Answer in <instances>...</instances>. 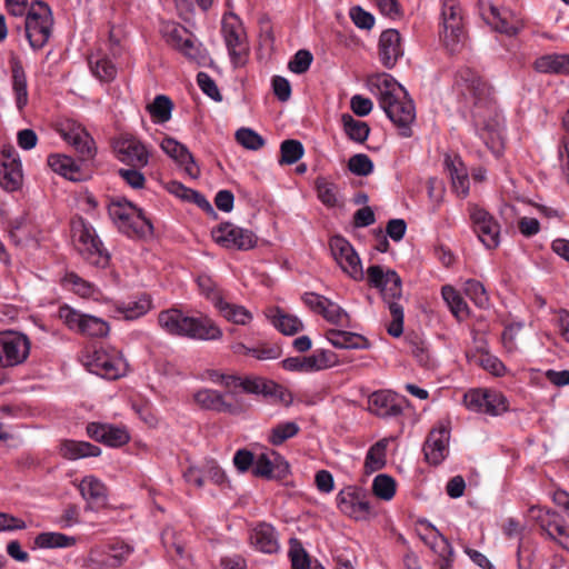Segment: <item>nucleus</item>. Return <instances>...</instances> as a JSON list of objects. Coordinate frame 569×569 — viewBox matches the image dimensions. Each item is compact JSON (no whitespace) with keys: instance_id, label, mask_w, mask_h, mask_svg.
<instances>
[{"instance_id":"nucleus-1","label":"nucleus","mask_w":569,"mask_h":569,"mask_svg":"<svg viewBox=\"0 0 569 569\" xmlns=\"http://www.w3.org/2000/svg\"><path fill=\"white\" fill-rule=\"evenodd\" d=\"M452 88L462 117L489 149H496L505 121L491 84L473 69L462 67L456 72Z\"/></svg>"},{"instance_id":"nucleus-2","label":"nucleus","mask_w":569,"mask_h":569,"mask_svg":"<svg viewBox=\"0 0 569 569\" xmlns=\"http://www.w3.org/2000/svg\"><path fill=\"white\" fill-rule=\"evenodd\" d=\"M159 326L169 335L194 340H218L221 329L207 316L189 317L179 309L162 310L158 315Z\"/></svg>"},{"instance_id":"nucleus-3","label":"nucleus","mask_w":569,"mask_h":569,"mask_svg":"<svg viewBox=\"0 0 569 569\" xmlns=\"http://www.w3.org/2000/svg\"><path fill=\"white\" fill-rule=\"evenodd\" d=\"M393 339L399 340V345L395 347L400 352L410 355L420 367L431 369L436 366L422 329L405 328L403 308L396 302H393Z\"/></svg>"},{"instance_id":"nucleus-4","label":"nucleus","mask_w":569,"mask_h":569,"mask_svg":"<svg viewBox=\"0 0 569 569\" xmlns=\"http://www.w3.org/2000/svg\"><path fill=\"white\" fill-rule=\"evenodd\" d=\"M108 214L118 229L129 237L151 234L153 227L143 210L127 200H113L108 204Z\"/></svg>"},{"instance_id":"nucleus-5","label":"nucleus","mask_w":569,"mask_h":569,"mask_svg":"<svg viewBox=\"0 0 569 569\" xmlns=\"http://www.w3.org/2000/svg\"><path fill=\"white\" fill-rule=\"evenodd\" d=\"M71 232L77 250L89 263L100 268L108 266L110 256L91 224L82 218L73 219Z\"/></svg>"},{"instance_id":"nucleus-6","label":"nucleus","mask_w":569,"mask_h":569,"mask_svg":"<svg viewBox=\"0 0 569 569\" xmlns=\"http://www.w3.org/2000/svg\"><path fill=\"white\" fill-rule=\"evenodd\" d=\"M52 24L50 7L40 0L32 2L24 21L26 37L32 49H41L48 42Z\"/></svg>"},{"instance_id":"nucleus-7","label":"nucleus","mask_w":569,"mask_h":569,"mask_svg":"<svg viewBox=\"0 0 569 569\" xmlns=\"http://www.w3.org/2000/svg\"><path fill=\"white\" fill-rule=\"evenodd\" d=\"M463 405L471 411L487 413L492 417L500 416L509 410V401L502 392L486 388L468 390L463 396Z\"/></svg>"},{"instance_id":"nucleus-8","label":"nucleus","mask_w":569,"mask_h":569,"mask_svg":"<svg viewBox=\"0 0 569 569\" xmlns=\"http://www.w3.org/2000/svg\"><path fill=\"white\" fill-rule=\"evenodd\" d=\"M59 319L72 331L91 338H103L110 331L109 323L101 318L81 313L64 305L59 308Z\"/></svg>"},{"instance_id":"nucleus-9","label":"nucleus","mask_w":569,"mask_h":569,"mask_svg":"<svg viewBox=\"0 0 569 569\" xmlns=\"http://www.w3.org/2000/svg\"><path fill=\"white\" fill-rule=\"evenodd\" d=\"M194 402L206 410L239 416L247 411L248 405L233 391L226 395L213 389H201L193 395Z\"/></svg>"},{"instance_id":"nucleus-10","label":"nucleus","mask_w":569,"mask_h":569,"mask_svg":"<svg viewBox=\"0 0 569 569\" xmlns=\"http://www.w3.org/2000/svg\"><path fill=\"white\" fill-rule=\"evenodd\" d=\"M471 228L487 249H496L500 243V224L486 209L475 203L467 208Z\"/></svg>"},{"instance_id":"nucleus-11","label":"nucleus","mask_w":569,"mask_h":569,"mask_svg":"<svg viewBox=\"0 0 569 569\" xmlns=\"http://www.w3.org/2000/svg\"><path fill=\"white\" fill-rule=\"evenodd\" d=\"M416 106L406 88L393 78V127L402 138L412 136Z\"/></svg>"},{"instance_id":"nucleus-12","label":"nucleus","mask_w":569,"mask_h":569,"mask_svg":"<svg viewBox=\"0 0 569 569\" xmlns=\"http://www.w3.org/2000/svg\"><path fill=\"white\" fill-rule=\"evenodd\" d=\"M29 338L17 331L0 332V368H11L23 363L30 353Z\"/></svg>"},{"instance_id":"nucleus-13","label":"nucleus","mask_w":569,"mask_h":569,"mask_svg":"<svg viewBox=\"0 0 569 569\" xmlns=\"http://www.w3.org/2000/svg\"><path fill=\"white\" fill-rule=\"evenodd\" d=\"M331 254L345 273L356 281L365 279L361 260L352 244L341 236H333L329 241Z\"/></svg>"},{"instance_id":"nucleus-14","label":"nucleus","mask_w":569,"mask_h":569,"mask_svg":"<svg viewBox=\"0 0 569 569\" xmlns=\"http://www.w3.org/2000/svg\"><path fill=\"white\" fill-rule=\"evenodd\" d=\"M450 420H441L428 433L422 451L429 465L439 466L449 455Z\"/></svg>"},{"instance_id":"nucleus-15","label":"nucleus","mask_w":569,"mask_h":569,"mask_svg":"<svg viewBox=\"0 0 569 569\" xmlns=\"http://www.w3.org/2000/svg\"><path fill=\"white\" fill-rule=\"evenodd\" d=\"M442 31L440 32L447 48L455 47L465 39L462 9L456 0H445L441 10Z\"/></svg>"},{"instance_id":"nucleus-16","label":"nucleus","mask_w":569,"mask_h":569,"mask_svg":"<svg viewBox=\"0 0 569 569\" xmlns=\"http://www.w3.org/2000/svg\"><path fill=\"white\" fill-rule=\"evenodd\" d=\"M112 148L117 159L130 167L144 168L149 163L150 153L147 147L131 134L116 138Z\"/></svg>"},{"instance_id":"nucleus-17","label":"nucleus","mask_w":569,"mask_h":569,"mask_svg":"<svg viewBox=\"0 0 569 569\" xmlns=\"http://www.w3.org/2000/svg\"><path fill=\"white\" fill-rule=\"evenodd\" d=\"M420 526L423 530L419 533L421 539L438 556L436 560L438 568L452 569L455 550L451 543L428 521H421Z\"/></svg>"},{"instance_id":"nucleus-18","label":"nucleus","mask_w":569,"mask_h":569,"mask_svg":"<svg viewBox=\"0 0 569 569\" xmlns=\"http://www.w3.org/2000/svg\"><path fill=\"white\" fill-rule=\"evenodd\" d=\"M59 133L74 148L82 160H90L96 156L94 141L81 124L67 120L60 123Z\"/></svg>"},{"instance_id":"nucleus-19","label":"nucleus","mask_w":569,"mask_h":569,"mask_svg":"<svg viewBox=\"0 0 569 569\" xmlns=\"http://www.w3.org/2000/svg\"><path fill=\"white\" fill-rule=\"evenodd\" d=\"M222 34L232 62L237 66L243 63L248 46L241 22L234 16L223 18Z\"/></svg>"},{"instance_id":"nucleus-20","label":"nucleus","mask_w":569,"mask_h":569,"mask_svg":"<svg viewBox=\"0 0 569 569\" xmlns=\"http://www.w3.org/2000/svg\"><path fill=\"white\" fill-rule=\"evenodd\" d=\"M212 237L217 243L230 249L249 250L257 243V237L252 231L229 222L214 229Z\"/></svg>"},{"instance_id":"nucleus-21","label":"nucleus","mask_w":569,"mask_h":569,"mask_svg":"<svg viewBox=\"0 0 569 569\" xmlns=\"http://www.w3.org/2000/svg\"><path fill=\"white\" fill-rule=\"evenodd\" d=\"M86 365L90 372L109 380L118 379L126 373L124 361L104 350H96L89 356Z\"/></svg>"},{"instance_id":"nucleus-22","label":"nucleus","mask_w":569,"mask_h":569,"mask_svg":"<svg viewBox=\"0 0 569 569\" xmlns=\"http://www.w3.org/2000/svg\"><path fill=\"white\" fill-rule=\"evenodd\" d=\"M281 363L289 371L311 372L332 367L336 356L331 351L317 350L308 357H289Z\"/></svg>"},{"instance_id":"nucleus-23","label":"nucleus","mask_w":569,"mask_h":569,"mask_svg":"<svg viewBox=\"0 0 569 569\" xmlns=\"http://www.w3.org/2000/svg\"><path fill=\"white\" fill-rule=\"evenodd\" d=\"M337 500L339 509L355 519H365L370 513L367 493L361 489L347 488L340 491Z\"/></svg>"},{"instance_id":"nucleus-24","label":"nucleus","mask_w":569,"mask_h":569,"mask_svg":"<svg viewBox=\"0 0 569 569\" xmlns=\"http://www.w3.org/2000/svg\"><path fill=\"white\" fill-rule=\"evenodd\" d=\"M539 527L543 536L569 551V526L558 512L548 510L540 517Z\"/></svg>"},{"instance_id":"nucleus-25","label":"nucleus","mask_w":569,"mask_h":569,"mask_svg":"<svg viewBox=\"0 0 569 569\" xmlns=\"http://www.w3.org/2000/svg\"><path fill=\"white\" fill-rule=\"evenodd\" d=\"M21 182V163L14 156V149H3L0 157V184L8 191H14Z\"/></svg>"},{"instance_id":"nucleus-26","label":"nucleus","mask_w":569,"mask_h":569,"mask_svg":"<svg viewBox=\"0 0 569 569\" xmlns=\"http://www.w3.org/2000/svg\"><path fill=\"white\" fill-rule=\"evenodd\" d=\"M90 438L103 442L109 447H121L129 442L130 436L126 427L109 423L90 422L87 426Z\"/></svg>"},{"instance_id":"nucleus-27","label":"nucleus","mask_w":569,"mask_h":569,"mask_svg":"<svg viewBox=\"0 0 569 569\" xmlns=\"http://www.w3.org/2000/svg\"><path fill=\"white\" fill-rule=\"evenodd\" d=\"M81 497L87 501V510H99L107 505L108 489L94 476H86L78 485Z\"/></svg>"},{"instance_id":"nucleus-28","label":"nucleus","mask_w":569,"mask_h":569,"mask_svg":"<svg viewBox=\"0 0 569 569\" xmlns=\"http://www.w3.org/2000/svg\"><path fill=\"white\" fill-rule=\"evenodd\" d=\"M483 18L496 31L508 36H515L523 28L522 20L508 9L489 6V14Z\"/></svg>"},{"instance_id":"nucleus-29","label":"nucleus","mask_w":569,"mask_h":569,"mask_svg":"<svg viewBox=\"0 0 569 569\" xmlns=\"http://www.w3.org/2000/svg\"><path fill=\"white\" fill-rule=\"evenodd\" d=\"M164 153H167L177 163L184 167L186 172L192 177L198 178L200 171L197 167L193 156L189 152L188 148L173 138H164L160 144Z\"/></svg>"},{"instance_id":"nucleus-30","label":"nucleus","mask_w":569,"mask_h":569,"mask_svg":"<svg viewBox=\"0 0 569 569\" xmlns=\"http://www.w3.org/2000/svg\"><path fill=\"white\" fill-rule=\"evenodd\" d=\"M250 542L263 553H276L280 548L276 529L266 522L259 523L252 529Z\"/></svg>"},{"instance_id":"nucleus-31","label":"nucleus","mask_w":569,"mask_h":569,"mask_svg":"<svg viewBox=\"0 0 569 569\" xmlns=\"http://www.w3.org/2000/svg\"><path fill=\"white\" fill-rule=\"evenodd\" d=\"M446 169L451 178V184L457 196L465 198L469 193V177L468 171L460 158L446 156Z\"/></svg>"},{"instance_id":"nucleus-32","label":"nucleus","mask_w":569,"mask_h":569,"mask_svg":"<svg viewBox=\"0 0 569 569\" xmlns=\"http://www.w3.org/2000/svg\"><path fill=\"white\" fill-rule=\"evenodd\" d=\"M368 87L378 97L381 109L391 120V76L388 73L373 74L368 78Z\"/></svg>"},{"instance_id":"nucleus-33","label":"nucleus","mask_w":569,"mask_h":569,"mask_svg":"<svg viewBox=\"0 0 569 569\" xmlns=\"http://www.w3.org/2000/svg\"><path fill=\"white\" fill-rule=\"evenodd\" d=\"M10 67L12 73V90L16 96V103L19 110L28 104L27 76L21 60L17 56H11Z\"/></svg>"},{"instance_id":"nucleus-34","label":"nucleus","mask_w":569,"mask_h":569,"mask_svg":"<svg viewBox=\"0 0 569 569\" xmlns=\"http://www.w3.org/2000/svg\"><path fill=\"white\" fill-rule=\"evenodd\" d=\"M533 69L540 73L569 76V54L549 53L538 57Z\"/></svg>"},{"instance_id":"nucleus-35","label":"nucleus","mask_w":569,"mask_h":569,"mask_svg":"<svg viewBox=\"0 0 569 569\" xmlns=\"http://www.w3.org/2000/svg\"><path fill=\"white\" fill-rule=\"evenodd\" d=\"M388 446L389 439L382 438L369 448L363 465L366 475H371L386 466Z\"/></svg>"},{"instance_id":"nucleus-36","label":"nucleus","mask_w":569,"mask_h":569,"mask_svg":"<svg viewBox=\"0 0 569 569\" xmlns=\"http://www.w3.org/2000/svg\"><path fill=\"white\" fill-rule=\"evenodd\" d=\"M100 452L99 447L86 441L64 440L60 446V453L69 460L98 457Z\"/></svg>"},{"instance_id":"nucleus-37","label":"nucleus","mask_w":569,"mask_h":569,"mask_svg":"<svg viewBox=\"0 0 569 569\" xmlns=\"http://www.w3.org/2000/svg\"><path fill=\"white\" fill-rule=\"evenodd\" d=\"M48 166L60 176L71 180L79 181L81 180V173L79 166L74 162V160L64 154H50L48 157Z\"/></svg>"},{"instance_id":"nucleus-38","label":"nucleus","mask_w":569,"mask_h":569,"mask_svg":"<svg viewBox=\"0 0 569 569\" xmlns=\"http://www.w3.org/2000/svg\"><path fill=\"white\" fill-rule=\"evenodd\" d=\"M327 338L332 346L340 349H360L367 343V339L361 335L336 329L329 330Z\"/></svg>"},{"instance_id":"nucleus-39","label":"nucleus","mask_w":569,"mask_h":569,"mask_svg":"<svg viewBox=\"0 0 569 569\" xmlns=\"http://www.w3.org/2000/svg\"><path fill=\"white\" fill-rule=\"evenodd\" d=\"M388 274L389 272H385L380 266L373 264L367 269L365 278L367 279L368 286L370 288L378 290L387 308L391 311V299L389 298L387 290V284L389 281Z\"/></svg>"},{"instance_id":"nucleus-40","label":"nucleus","mask_w":569,"mask_h":569,"mask_svg":"<svg viewBox=\"0 0 569 569\" xmlns=\"http://www.w3.org/2000/svg\"><path fill=\"white\" fill-rule=\"evenodd\" d=\"M268 317L273 326L286 336H293L303 329V325L298 317L284 313L280 309L272 310Z\"/></svg>"},{"instance_id":"nucleus-41","label":"nucleus","mask_w":569,"mask_h":569,"mask_svg":"<svg viewBox=\"0 0 569 569\" xmlns=\"http://www.w3.org/2000/svg\"><path fill=\"white\" fill-rule=\"evenodd\" d=\"M62 283L64 287L72 290L74 293L79 295L82 298H92L98 300L100 297V291L96 288L91 282L80 278L74 272H68L62 279Z\"/></svg>"},{"instance_id":"nucleus-42","label":"nucleus","mask_w":569,"mask_h":569,"mask_svg":"<svg viewBox=\"0 0 569 569\" xmlns=\"http://www.w3.org/2000/svg\"><path fill=\"white\" fill-rule=\"evenodd\" d=\"M151 308V298L143 295L134 301L119 303L116 310L118 313L122 315L126 320H134L144 316Z\"/></svg>"},{"instance_id":"nucleus-43","label":"nucleus","mask_w":569,"mask_h":569,"mask_svg":"<svg viewBox=\"0 0 569 569\" xmlns=\"http://www.w3.org/2000/svg\"><path fill=\"white\" fill-rule=\"evenodd\" d=\"M441 296L451 313L459 320L468 316V306L459 291L452 286L446 284L441 288Z\"/></svg>"},{"instance_id":"nucleus-44","label":"nucleus","mask_w":569,"mask_h":569,"mask_svg":"<svg viewBox=\"0 0 569 569\" xmlns=\"http://www.w3.org/2000/svg\"><path fill=\"white\" fill-rule=\"evenodd\" d=\"M169 191L176 197L180 198L181 200L196 203L199 208L203 210L212 211V206L204 198L203 194L193 189L187 188L180 182H171L169 184Z\"/></svg>"},{"instance_id":"nucleus-45","label":"nucleus","mask_w":569,"mask_h":569,"mask_svg":"<svg viewBox=\"0 0 569 569\" xmlns=\"http://www.w3.org/2000/svg\"><path fill=\"white\" fill-rule=\"evenodd\" d=\"M216 308L223 318L236 325L246 326L252 320V313L248 309L243 306L229 303L224 299Z\"/></svg>"},{"instance_id":"nucleus-46","label":"nucleus","mask_w":569,"mask_h":569,"mask_svg":"<svg viewBox=\"0 0 569 569\" xmlns=\"http://www.w3.org/2000/svg\"><path fill=\"white\" fill-rule=\"evenodd\" d=\"M341 122L349 139L359 143L367 140L370 129L365 121L356 120L351 114L343 113L341 116Z\"/></svg>"},{"instance_id":"nucleus-47","label":"nucleus","mask_w":569,"mask_h":569,"mask_svg":"<svg viewBox=\"0 0 569 569\" xmlns=\"http://www.w3.org/2000/svg\"><path fill=\"white\" fill-rule=\"evenodd\" d=\"M316 190L318 199L328 208H333L339 204V189L338 186L323 177L316 180Z\"/></svg>"},{"instance_id":"nucleus-48","label":"nucleus","mask_w":569,"mask_h":569,"mask_svg":"<svg viewBox=\"0 0 569 569\" xmlns=\"http://www.w3.org/2000/svg\"><path fill=\"white\" fill-rule=\"evenodd\" d=\"M39 548H68L76 545V538L61 532H42L34 538Z\"/></svg>"},{"instance_id":"nucleus-49","label":"nucleus","mask_w":569,"mask_h":569,"mask_svg":"<svg viewBox=\"0 0 569 569\" xmlns=\"http://www.w3.org/2000/svg\"><path fill=\"white\" fill-rule=\"evenodd\" d=\"M89 66L92 73L101 81H111L116 78L117 68L107 57L91 56Z\"/></svg>"},{"instance_id":"nucleus-50","label":"nucleus","mask_w":569,"mask_h":569,"mask_svg":"<svg viewBox=\"0 0 569 569\" xmlns=\"http://www.w3.org/2000/svg\"><path fill=\"white\" fill-rule=\"evenodd\" d=\"M300 427L293 421L280 422L270 429L268 441L272 446H281L287 440L296 437Z\"/></svg>"},{"instance_id":"nucleus-51","label":"nucleus","mask_w":569,"mask_h":569,"mask_svg":"<svg viewBox=\"0 0 569 569\" xmlns=\"http://www.w3.org/2000/svg\"><path fill=\"white\" fill-rule=\"evenodd\" d=\"M368 410L378 417L391 415V396L389 391H376L368 399Z\"/></svg>"},{"instance_id":"nucleus-52","label":"nucleus","mask_w":569,"mask_h":569,"mask_svg":"<svg viewBox=\"0 0 569 569\" xmlns=\"http://www.w3.org/2000/svg\"><path fill=\"white\" fill-rule=\"evenodd\" d=\"M305 153L303 146L300 141L288 139L280 144V164H293L298 162Z\"/></svg>"},{"instance_id":"nucleus-53","label":"nucleus","mask_w":569,"mask_h":569,"mask_svg":"<svg viewBox=\"0 0 569 569\" xmlns=\"http://www.w3.org/2000/svg\"><path fill=\"white\" fill-rule=\"evenodd\" d=\"M240 387L244 392L263 396L271 395L278 389L277 383L260 377L241 379Z\"/></svg>"},{"instance_id":"nucleus-54","label":"nucleus","mask_w":569,"mask_h":569,"mask_svg":"<svg viewBox=\"0 0 569 569\" xmlns=\"http://www.w3.org/2000/svg\"><path fill=\"white\" fill-rule=\"evenodd\" d=\"M463 291L477 307L482 309L489 307V296L480 281L476 279H468L463 283Z\"/></svg>"},{"instance_id":"nucleus-55","label":"nucleus","mask_w":569,"mask_h":569,"mask_svg":"<svg viewBox=\"0 0 569 569\" xmlns=\"http://www.w3.org/2000/svg\"><path fill=\"white\" fill-rule=\"evenodd\" d=\"M173 103L169 97L159 94L153 102L147 107L151 117L159 122H166L171 118Z\"/></svg>"},{"instance_id":"nucleus-56","label":"nucleus","mask_w":569,"mask_h":569,"mask_svg":"<svg viewBox=\"0 0 569 569\" xmlns=\"http://www.w3.org/2000/svg\"><path fill=\"white\" fill-rule=\"evenodd\" d=\"M197 284L201 295L210 300L214 307L223 300L221 290L217 283L207 274H201L197 278Z\"/></svg>"},{"instance_id":"nucleus-57","label":"nucleus","mask_w":569,"mask_h":569,"mask_svg":"<svg viewBox=\"0 0 569 569\" xmlns=\"http://www.w3.org/2000/svg\"><path fill=\"white\" fill-rule=\"evenodd\" d=\"M288 556L291 560L292 569H309V567H310L309 556L298 539H296V538L290 539V548H289Z\"/></svg>"},{"instance_id":"nucleus-58","label":"nucleus","mask_w":569,"mask_h":569,"mask_svg":"<svg viewBox=\"0 0 569 569\" xmlns=\"http://www.w3.org/2000/svg\"><path fill=\"white\" fill-rule=\"evenodd\" d=\"M234 137L239 144L249 150H258L264 144L263 138L249 128L238 129Z\"/></svg>"},{"instance_id":"nucleus-59","label":"nucleus","mask_w":569,"mask_h":569,"mask_svg":"<svg viewBox=\"0 0 569 569\" xmlns=\"http://www.w3.org/2000/svg\"><path fill=\"white\" fill-rule=\"evenodd\" d=\"M348 169L356 176L366 177L373 170V163L365 153L352 156L348 161Z\"/></svg>"},{"instance_id":"nucleus-60","label":"nucleus","mask_w":569,"mask_h":569,"mask_svg":"<svg viewBox=\"0 0 569 569\" xmlns=\"http://www.w3.org/2000/svg\"><path fill=\"white\" fill-rule=\"evenodd\" d=\"M313 57L310 51L301 49L296 52L293 58L290 60L288 68L291 72L302 74L307 72L311 66Z\"/></svg>"},{"instance_id":"nucleus-61","label":"nucleus","mask_w":569,"mask_h":569,"mask_svg":"<svg viewBox=\"0 0 569 569\" xmlns=\"http://www.w3.org/2000/svg\"><path fill=\"white\" fill-rule=\"evenodd\" d=\"M188 59L198 64H206L208 54L206 50L197 46L191 39H184L180 50Z\"/></svg>"},{"instance_id":"nucleus-62","label":"nucleus","mask_w":569,"mask_h":569,"mask_svg":"<svg viewBox=\"0 0 569 569\" xmlns=\"http://www.w3.org/2000/svg\"><path fill=\"white\" fill-rule=\"evenodd\" d=\"M197 82L202 92L210 97L212 100L217 102L222 100V96L214 80L208 73L199 72L197 74Z\"/></svg>"},{"instance_id":"nucleus-63","label":"nucleus","mask_w":569,"mask_h":569,"mask_svg":"<svg viewBox=\"0 0 569 569\" xmlns=\"http://www.w3.org/2000/svg\"><path fill=\"white\" fill-rule=\"evenodd\" d=\"M372 492L375 497L382 500L391 499V476L381 473L378 475L372 482Z\"/></svg>"},{"instance_id":"nucleus-64","label":"nucleus","mask_w":569,"mask_h":569,"mask_svg":"<svg viewBox=\"0 0 569 569\" xmlns=\"http://www.w3.org/2000/svg\"><path fill=\"white\" fill-rule=\"evenodd\" d=\"M132 552V548L126 543H114L109 547V567H119Z\"/></svg>"}]
</instances>
